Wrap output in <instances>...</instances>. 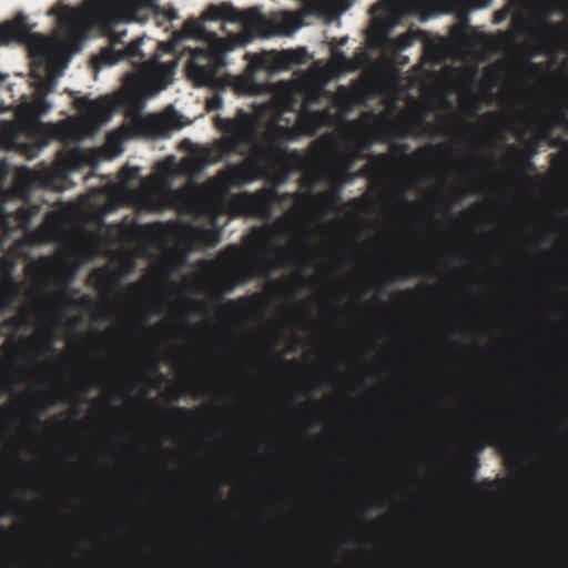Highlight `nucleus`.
<instances>
[{
  "instance_id": "22",
  "label": "nucleus",
  "mask_w": 568,
  "mask_h": 568,
  "mask_svg": "<svg viewBox=\"0 0 568 568\" xmlns=\"http://www.w3.org/2000/svg\"><path fill=\"white\" fill-rule=\"evenodd\" d=\"M194 239L209 247H214L221 241V232L217 229H196L193 232Z\"/></svg>"
},
{
  "instance_id": "57",
  "label": "nucleus",
  "mask_w": 568,
  "mask_h": 568,
  "mask_svg": "<svg viewBox=\"0 0 568 568\" xmlns=\"http://www.w3.org/2000/svg\"><path fill=\"white\" fill-rule=\"evenodd\" d=\"M45 301L52 303L54 301V298L52 296H50V295H47L45 296Z\"/></svg>"
},
{
  "instance_id": "1",
  "label": "nucleus",
  "mask_w": 568,
  "mask_h": 568,
  "mask_svg": "<svg viewBox=\"0 0 568 568\" xmlns=\"http://www.w3.org/2000/svg\"><path fill=\"white\" fill-rule=\"evenodd\" d=\"M286 153L275 143L266 146L256 144L251 156L236 164H229L215 179L203 185H194L172 190L166 184L153 185L140 191L143 205L161 211L165 207H175L196 215H215L220 209L231 216L268 217L273 204L278 200L275 187H263L254 193L242 192L225 201L232 186H244L256 180L270 176L267 161L273 159L282 162Z\"/></svg>"
},
{
  "instance_id": "53",
  "label": "nucleus",
  "mask_w": 568,
  "mask_h": 568,
  "mask_svg": "<svg viewBox=\"0 0 568 568\" xmlns=\"http://www.w3.org/2000/svg\"><path fill=\"white\" fill-rule=\"evenodd\" d=\"M486 116L490 118V119H498L499 118V115L497 113H494V112L487 113Z\"/></svg>"
},
{
  "instance_id": "55",
  "label": "nucleus",
  "mask_w": 568,
  "mask_h": 568,
  "mask_svg": "<svg viewBox=\"0 0 568 568\" xmlns=\"http://www.w3.org/2000/svg\"><path fill=\"white\" fill-rule=\"evenodd\" d=\"M346 41H347V39H346V38H342V39H339V40L337 41V45H338V47H342V45H344V44L346 43Z\"/></svg>"
},
{
  "instance_id": "5",
  "label": "nucleus",
  "mask_w": 568,
  "mask_h": 568,
  "mask_svg": "<svg viewBox=\"0 0 568 568\" xmlns=\"http://www.w3.org/2000/svg\"><path fill=\"white\" fill-rule=\"evenodd\" d=\"M90 155L75 146L60 151L53 165L39 163L34 169L19 166L14 172V184L23 191L36 189H58L71 171H77L90 163Z\"/></svg>"
},
{
  "instance_id": "18",
  "label": "nucleus",
  "mask_w": 568,
  "mask_h": 568,
  "mask_svg": "<svg viewBox=\"0 0 568 568\" xmlns=\"http://www.w3.org/2000/svg\"><path fill=\"white\" fill-rule=\"evenodd\" d=\"M19 295V283L11 274H6L0 278V315L9 313Z\"/></svg>"
},
{
  "instance_id": "27",
  "label": "nucleus",
  "mask_w": 568,
  "mask_h": 568,
  "mask_svg": "<svg viewBox=\"0 0 568 568\" xmlns=\"http://www.w3.org/2000/svg\"><path fill=\"white\" fill-rule=\"evenodd\" d=\"M23 324H24V318L22 316H14V317H10V318L3 321L0 324V337L3 336L4 331H10V332L19 331Z\"/></svg>"
},
{
  "instance_id": "32",
  "label": "nucleus",
  "mask_w": 568,
  "mask_h": 568,
  "mask_svg": "<svg viewBox=\"0 0 568 568\" xmlns=\"http://www.w3.org/2000/svg\"><path fill=\"white\" fill-rule=\"evenodd\" d=\"M255 273V267L247 266L236 271L235 277L237 282H245Z\"/></svg>"
},
{
  "instance_id": "59",
  "label": "nucleus",
  "mask_w": 568,
  "mask_h": 568,
  "mask_svg": "<svg viewBox=\"0 0 568 568\" xmlns=\"http://www.w3.org/2000/svg\"><path fill=\"white\" fill-rule=\"evenodd\" d=\"M6 534V529L4 528H0V535L3 536Z\"/></svg>"
},
{
  "instance_id": "64",
  "label": "nucleus",
  "mask_w": 568,
  "mask_h": 568,
  "mask_svg": "<svg viewBox=\"0 0 568 568\" xmlns=\"http://www.w3.org/2000/svg\"><path fill=\"white\" fill-rule=\"evenodd\" d=\"M469 214V211H466L463 213V216H467Z\"/></svg>"
},
{
  "instance_id": "62",
  "label": "nucleus",
  "mask_w": 568,
  "mask_h": 568,
  "mask_svg": "<svg viewBox=\"0 0 568 568\" xmlns=\"http://www.w3.org/2000/svg\"><path fill=\"white\" fill-rule=\"evenodd\" d=\"M352 203H353V204H355V205H357V204L359 203V200H357V199H356V200H353V201H352Z\"/></svg>"
},
{
  "instance_id": "51",
  "label": "nucleus",
  "mask_w": 568,
  "mask_h": 568,
  "mask_svg": "<svg viewBox=\"0 0 568 568\" xmlns=\"http://www.w3.org/2000/svg\"><path fill=\"white\" fill-rule=\"evenodd\" d=\"M156 226H158L156 224H149V225H146L145 227H142V226H135V229H136V230H142V229H144V230H152V229H154V227H156Z\"/></svg>"
},
{
  "instance_id": "8",
  "label": "nucleus",
  "mask_w": 568,
  "mask_h": 568,
  "mask_svg": "<svg viewBox=\"0 0 568 568\" xmlns=\"http://www.w3.org/2000/svg\"><path fill=\"white\" fill-rule=\"evenodd\" d=\"M203 17L206 20H231L265 26L274 34H291L302 26V18L294 12L284 11L266 19L257 8L237 11L226 6H210Z\"/></svg>"
},
{
  "instance_id": "36",
  "label": "nucleus",
  "mask_w": 568,
  "mask_h": 568,
  "mask_svg": "<svg viewBox=\"0 0 568 568\" xmlns=\"http://www.w3.org/2000/svg\"><path fill=\"white\" fill-rule=\"evenodd\" d=\"M341 91H343V95L339 97L338 99V103L341 104V106L343 108H349L351 104H352V98H351V94L346 91V89L344 87H341Z\"/></svg>"
},
{
  "instance_id": "13",
  "label": "nucleus",
  "mask_w": 568,
  "mask_h": 568,
  "mask_svg": "<svg viewBox=\"0 0 568 568\" xmlns=\"http://www.w3.org/2000/svg\"><path fill=\"white\" fill-rule=\"evenodd\" d=\"M175 128L171 115H153L148 119L136 115L132 119L128 130L133 135L165 136Z\"/></svg>"
},
{
  "instance_id": "56",
  "label": "nucleus",
  "mask_w": 568,
  "mask_h": 568,
  "mask_svg": "<svg viewBox=\"0 0 568 568\" xmlns=\"http://www.w3.org/2000/svg\"><path fill=\"white\" fill-rule=\"evenodd\" d=\"M227 290L231 291L234 286H235V283L233 282H227Z\"/></svg>"
},
{
  "instance_id": "14",
  "label": "nucleus",
  "mask_w": 568,
  "mask_h": 568,
  "mask_svg": "<svg viewBox=\"0 0 568 568\" xmlns=\"http://www.w3.org/2000/svg\"><path fill=\"white\" fill-rule=\"evenodd\" d=\"M67 224V215L60 211H50L45 214L43 223L29 233V239L38 244L57 240Z\"/></svg>"
},
{
  "instance_id": "38",
  "label": "nucleus",
  "mask_w": 568,
  "mask_h": 568,
  "mask_svg": "<svg viewBox=\"0 0 568 568\" xmlns=\"http://www.w3.org/2000/svg\"><path fill=\"white\" fill-rule=\"evenodd\" d=\"M412 43V39L407 34H404V36H400L398 37L397 39V44L400 47V48H406L408 45H410Z\"/></svg>"
},
{
  "instance_id": "20",
  "label": "nucleus",
  "mask_w": 568,
  "mask_h": 568,
  "mask_svg": "<svg viewBox=\"0 0 568 568\" xmlns=\"http://www.w3.org/2000/svg\"><path fill=\"white\" fill-rule=\"evenodd\" d=\"M440 0H400L404 13L409 16L427 14L433 12Z\"/></svg>"
},
{
  "instance_id": "2",
  "label": "nucleus",
  "mask_w": 568,
  "mask_h": 568,
  "mask_svg": "<svg viewBox=\"0 0 568 568\" xmlns=\"http://www.w3.org/2000/svg\"><path fill=\"white\" fill-rule=\"evenodd\" d=\"M11 41L27 44L32 59L31 74L38 81L34 83L33 99H24L18 106L17 121H0V146L18 151L31 160L54 140L55 129L52 125H57V122H42L40 119L52 108L47 100L57 87L52 67L64 45L57 37L33 33L23 14L0 24V42Z\"/></svg>"
},
{
  "instance_id": "61",
  "label": "nucleus",
  "mask_w": 568,
  "mask_h": 568,
  "mask_svg": "<svg viewBox=\"0 0 568 568\" xmlns=\"http://www.w3.org/2000/svg\"><path fill=\"white\" fill-rule=\"evenodd\" d=\"M103 335H104V334H102V333H95V334H94V336H95V337H102Z\"/></svg>"
},
{
  "instance_id": "34",
  "label": "nucleus",
  "mask_w": 568,
  "mask_h": 568,
  "mask_svg": "<svg viewBox=\"0 0 568 568\" xmlns=\"http://www.w3.org/2000/svg\"><path fill=\"white\" fill-rule=\"evenodd\" d=\"M399 273L400 275L423 274L424 267L420 264H409L405 267H402Z\"/></svg>"
},
{
  "instance_id": "44",
  "label": "nucleus",
  "mask_w": 568,
  "mask_h": 568,
  "mask_svg": "<svg viewBox=\"0 0 568 568\" xmlns=\"http://www.w3.org/2000/svg\"><path fill=\"white\" fill-rule=\"evenodd\" d=\"M47 336H48V338H49V341H50V346H51V345H52V342H53V339H54V337H55V334H54V327H49V328L47 329Z\"/></svg>"
},
{
  "instance_id": "52",
  "label": "nucleus",
  "mask_w": 568,
  "mask_h": 568,
  "mask_svg": "<svg viewBox=\"0 0 568 568\" xmlns=\"http://www.w3.org/2000/svg\"><path fill=\"white\" fill-rule=\"evenodd\" d=\"M164 172H162V174L165 176V178H170L172 175V172L169 168L164 166Z\"/></svg>"
},
{
  "instance_id": "21",
  "label": "nucleus",
  "mask_w": 568,
  "mask_h": 568,
  "mask_svg": "<svg viewBox=\"0 0 568 568\" xmlns=\"http://www.w3.org/2000/svg\"><path fill=\"white\" fill-rule=\"evenodd\" d=\"M486 435L489 438V444H491V445H496V446H498L503 449H507V450L513 447L510 438L508 437V434L503 426H499V425L489 426L486 429Z\"/></svg>"
},
{
  "instance_id": "43",
  "label": "nucleus",
  "mask_w": 568,
  "mask_h": 568,
  "mask_svg": "<svg viewBox=\"0 0 568 568\" xmlns=\"http://www.w3.org/2000/svg\"><path fill=\"white\" fill-rule=\"evenodd\" d=\"M400 129L404 131V134H408L412 132V125L406 121L400 124Z\"/></svg>"
},
{
  "instance_id": "9",
  "label": "nucleus",
  "mask_w": 568,
  "mask_h": 568,
  "mask_svg": "<svg viewBox=\"0 0 568 568\" xmlns=\"http://www.w3.org/2000/svg\"><path fill=\"white\" fill-rule=\"evenodd\" d=\"M176 63L175 44L158 42L155 53L138 67L132 81L139 87L162 90L171 81Z\"/></svg>"
},
{
  "instance_id": "23",
  "label": "nucleus",
  "mask_w": 568,
  "mask_h": 568,
  "mask_svg": "<svg viewBox=\"0 0 568 568\" xmlns=\"http://www.w3.org/2000/svg\"><path fill=\"white\" fill-rule=\"evenodd\" d=\"M0 353L8 357L10 362L21 359L24 355L22 345L16 342L13 337H10L0 346Z\"/></svg>"
},
{
  "instance_id": "47",
  "label": "nucleus",
  "mask_w": 568,
  "mask_h": 568,
  "mask_svg": "<svg viewBox=\"0 0 568 568\" xmlns=\"http://www.w3.org/2000/svg\"><path fill=\"white\" fill-rule=\"evenodd\" d=\"M306 184H307V186H308L310 189H313V187H314V180H313V179H306V178H304V179L302 180V185L304 186V185H306Z\"/></svg>"
},
{
  "instance_id": "15",
  "label": "nucleus",
  "mask_w": 568,
  "mask_h": 568,
  "mask_svg": "<svg viewBox=\"0 0 568 568\" xmlns=\"http://www.w3.org/2000/svg\"><path fill=\"white\" fill-rule=\"evenodd\" d=\"M342 183L343 182L335 184L326 192L317 195H314L312 192H308L306 194L284 193L283 197L296 201L301 207H305L310 205L311 202L316 200L323 206L333 209L339 205L342 202Z\"/></svg>"
},
{
  "instance_id": "54",
  "label": "nucleus",
  "mask_w": 568,
  "mask_h": 568,
  "mask_svg": "<svg viewBox=\"0 0 568 568\" xmlns=\"http://www.w3.org/2000/svg\"><path fill=\"white\" fill-rule=\"evenodd\" d=\"M80 324V318L79 317H74L72 321H71V325L72 326H77Z\"/></svg>"
},
{
  "instance_id": "45",
  "label": "nucleus",
  "mask_w": 568,
  "mask_h": 568,
  "mask_svg": "<svg viewBox=\"0 0 568 568\" xmlns=\"http://www.w3.org/2000/svg\"><path fill=\"white\" fill-rule=\"evenodd\" d=\"M364 116L367 118V119L376 118L378 121H381V120H384L386 118V114L383 113V114L376 116L373 112H367V113L364 114Z\"/></svg>"
},
{
  "instance_id": "29",
  "label": "nucleus",
  "mask_w": 568,
  "mask_h": 568,
  "mask_svg": "<svg viewBox=\"0 0 568 568\" xmlns=\"http://www.w3.org/2000/svg\"><path fill=\"white\" fill-rule=\"evenodd\" d=\"M34 215H36V207H33V206L20 207L17 211V219L19 220L20 224L23 227H28L31 224Z\"/></svg>"
},
{
  "instance_id": "33",
  "label": "nucleus",
  "mask_w": 568,
  "mask_h": 568,
  "mask_svg": "<svg viewBox=\"0 0 568 568\" xmlns=\"http://www.w3.org/2000/svg\"><path fill=\"white\" fill-rule=\"evenodd\" d=\"M260 297L258 296H253V297H241L239 298L237 301H230L227 303V306L231 307L232 310H234L236 306H240V307H246L248 306L250 304L254 303L256 300H258Z\"/></svg>"
},
{
  "instance_id": "63",
  "label": "nucleus",
  "mask_w": 568,
  "mask_h": 568,
  "mask_svg": "<svg viewBox=\"0 0 568 568\" xmlns=\"http://www.w3.org/2000/svg\"><path fill=\"white\" fill-rule=\"evenodd\" d=\"M291 158L297 159V158H298V155H297L296 153H292V154H291Z\"/></svg>"
},
{
  "instance_id": "40",
  "label": "nucleus",
  "mask_w": 568,
  "mask_h": 568,
  "mask_svg": "<svg viewBox=\"0 0 568 568\" xmlns=\"http://www.w3.org/2000/svg\"><path fill=\"white\" fill-rule=\"evenodd\" d=\"M7 220H8L7 213L3 209V206L0 205V226L1 227L7 225Z\"/></svg>"
},
{
  "instance_id": "35",
  "label": "nucleus",
  "mask_w": 568,
  "mask_h": 568,
  "mask_svg": "<svg viewBox=\"0 0 568 568\" xmlns=\"http://www.w3.org/2000/svg\"><path fill=\"white\" fill-rule=\"evenodd\" d=\"M187 392L192 393L194 396L205 394L204 387L202 383L191 382L187 384Z\"/></svg>"
},
{
  "instance_id": "19",
  "label": "nucleus",
  "mask_w": 568,
  "mask_h": 568,
  "mask_svg": "<svg viewBox=\"0 0 568 568\" xmlns=\"http://www.w3.org/2000/svg\"><path fill=\"white\" fill-rule=\"evenodd\" d=\"M393 164V159L388 154L371 155L368 163L362 170V173L368 178H378L383 175Z\"/></svg>"
},
{
  "instance_id": "49",
  "label": "nucleus",
  "mask_w": 568,
  "mask_h": 568,
  "mask_svg": "<svg viewBox=\"0 0 568 568\" xmlns=\"http://www.w3.org/2000/svg\"><path fill=\"white\" fill-rule=\"evenodd\" d=\"M170 395H171L172 399H179V398H180V396H181V393H180V392H178V390H175V389H172V390L170 392Z\"/></svg>"
},
{
  "instance_id": "24",
  "label": "nucleus",
  "mask_w": 568,
  "mask_h": 568,
  "mask_svg": "<svg viewBox=\"0 0 568 568\" xmlns=\"http://www.w3.org/2000/svg\"><path fill=\"white\" fill-rule=\"evenodd\" d=\"M61 297L65 300L63 310H88L94 304L93 298L89 295H83L81 298H73L67 292H62Z\"/></svg>"
},
{
  "instance_id": "4",
  "label": "nucleus",
  "mask_w": 568,
  "mask_h": 568,
  "mask_svg": "<svg viewBox=\"0 0 568 568\" xmlns=\"http://www.w3.org/2000/svg\"><path fill=\"white\" fill-rule=\"evenodd\" d=\"M183 32L193 38H205L206 47L191 50L190 59L185 65L189 80L197 88H210L216 91L206 101L207 111H217L223 105L220 91L234 84L235 79L229 74H221L226 67V53L235 47V41L224 39L216 33H207L203 26L194 21L184 24ZM243 78L236 79L237 87L247 90ZM251 90V88H248Z\"/></svg>"
},
{
  "instance_id": "17",
  "label": "nucleus",
  "mask_w": 568,
  "mask_h": 568,
  "mask_svg": "<svg viewBox=\"0 0 568 568\" xmlns=\"http://www.w3.org/2000/svg\"><path fill=\"white\" fill-rule=\"evenodd\" d=\"M486 442L481 436H476L469 442L470 452H467L464 456L462 470L465 477V480L476 487L477 484L475 481V475L478 467V459L475 453L480 452L485 448Z\"/></svg>"
},
{
  "instance_id": "48",
  "label": "nucleus",
  "mask_w": 568,
  "mask_h": 568,
  "mask_svg": "<svg viewBox=\"0 0 568 568\" xmlns=\"http://www.w3.org/2000/svg\"><path fill=\"white\" fill-rule=\"evenodd\" d=\"M80 388L82 392H88L89 390V383L87 381H82L80 383Z\"/></svg>"
},
{
  "instance_id": "12",
  "label": "nucleus",
  "mask_w": 568,
  "mask_h": 568,
  "mask_svg": "<svg viewBox=\"0 0 568 568\" xmlns=\"http://www.w3.org/2000/svg\"><path fill=\"white\" fill-rule=\"evenodd\" d=\"M278 231L274 226H264L254 229L253 233L246 237V246L253 253L262 255L258 258V265L266 272L271 267L281 265L280 258H268L265 256L271 248Z\"/></svg>"
},
{
  "instance_id": "3",
  "label": "nucleus",
  "mask_w": 568,
  "mask_h": 568,
  "mask_svg": "<svg viewBox=\"0 0 568 568\" xmlns=\"http://www.w3.org/2000/svg\"><path fill=\"white\" fill-rule=\"evenodd\" d=\"M158 0H85L81 7H53L49 14L58 17L64 31L72 37H80L92 27H98L109 38V45L93 58L97 69L113 65L123 59L143 58L142 39H135L124 45L126 32H116L119 23L139 20L142 10L155 8Z\"/></svg>"
},
{
  "instance_id": "30",
  "label": "nucleus",
  "mask_w": 568,
  "mask_h": 568,
  "mask_svg": "<svg viewBox=\"0 0 568 568\" xmlns=\"http://www.w3.org/2000/svg\"><path fill=\"white\" fill-rule=\"evenodd\" d=\"M546 28L556 38H564L568 36V24L565 22H547Z\"/></svg>"
},
{
  "instance_id": "6",
  "label": "nucleus",
  "mask_w": 568,
  "mask_h": 568,
  "mask_svg": "<svg viewBox=\"0 0 568 568\" xmlns=\"http://www.w3.org/2000/svg\"><path fill=\"white\" fill-rule=\"evenodd\" d=\"M74 106L80 111V116H69L52 125L55 129L54 140L64 145L78 143L94 134L99 125L111 116L114 102L109 97L97 100L82 97L74 100Z\"/></svg>"
},
{
  "instance_id": "25",
  "label": "nucleus",
  "mask_w": 568,
  "mask_h": 568,
  "mask_svg": "<svg viewBox=\"0 0 568 568\" xmlns=\"http://www.w3.org/2000/svg\"><path fill=\"white\" fill-rule=\"evenodd\" d=\"M332 63L341 71H348L354 68L352 60L337 45L332 48Z\"/></svg>"
},
{
  "instance_id": "7",
  "label": "nucleus",
  "mask_w": 568,
  "mask_h": 568,
  "mask_svg": "<svg viewBox=\"0 0 568 568\" xmlns=\"http://www.w3.org/2000/svg\"><path fill=\"white\" fill-rule=\"evenodd\" d=\"M256 125L255 116L243 110H239L234 119L217 118L216 126L224 136L203 150V160L217 163L232 154L246 155V150L242 146L254 142Z\"/></svg>"
},
{
  "instance_id": "42",
  "label": "nucleus",
  "mask_w": 568,
  "mask_h": 568,
  "mask_svg": "<svg viewBox=\"0 0 568 568\" xmlns=\"http://www.w3.org/2000/svg\"><path fill=\"white\" fill-rule=\"evenodd\" d=\"M286 176H287V170L284 169L283 172H281V174H278L277 176L274 178V180L276 181V183H282L286 180Z\"/></svg>"
},
{
  "instance_id": "16",
  "label": "nucleus",
  "mask_w": 568,
  "mask_h": 568,
  "mask_svg": "<svg viewBox=\"0 0 568 568\" xmlns=\"http://www.w3.org/2000/svg\"><path fill=\"white\" fill-rule=\"evenodd\" d=\"M542 140L535 133L526 143L525 151H520L515 145H511L510 152L514 156V165L517 169V175L520 179H526V171L534 170L531 158L537 154Z\"/></svg>"
},
{
  "instance_id": "46",
  "label": "nucleus",
  "mask_w": 568,
  "mask_h": 568,
  "mask_svg": "<svg viewBox=\"0 0 568 568\" xmlns=\"http://www.w3.org/2000/svg\"><path fill=\"white\" fill-rule=\"evenodd\" d=\"M194 310L197 312V313H203L205 311V305L202 303V302H196L194 304Z\"/></svg>"
},
{
  "instance_id": "26",
  "label": "nucleus",
  "mask_w": 568,
  "mask_h": 568,
  "mask_svg": "<svg viewBox=\"0 0 568 568\" xmlns=\"http://www.w3.org/2000/svg\"><path fill=\"white\" fill-rule=\"evenodd\" d=\"M241 254V248L237 245H229L221 254L219 255V262L226 266H232L237 264Z\"/></svg>"
},
{
  "instance_id": "11",
  "label": "nucleus",
  "mask_w": 568,
  "mask_h": 568,
  "mask_svg": "<svg viewBox=\"0 0 568 568\" xmlns=\"http://www.w3.org/2000/svg\"><path fill=\"white\" fill-rule=\"evenodd\" d=\"M306 49L298 48L295 50H283L281 52H274L272 62H270L265 57L254 55L250 60V64L247 65V75L241 80V82L245 83V87L252 88L255 85L254 81V72L257 70L267 69L270 67L277 70H288L294 65H298L305 62L306 58Z\"/></svg>"
},
{
  "instance_id": "39",
  "label": "nucleus",
  "mask_w": 568,
  "mask_h": 568,
  "mask_svg": "<svg viewBox=\"0 0 568 568\" xmlns=\"http://www.w3.org/2000/svg\"><path fill=\"white\" fill-rule=\"evenodd\" d=\"M135 174L136 170L133 169H123L122 171V178L128 181L134 179Z\"/></svg>"
},
{
  "instance_id": "31",
  "label": "nucleus",
  "mask_w": 568,
  "mask_h": 568,
  "mask_svg": "<svg viewBox=\"0 0 568 568\" xmlns=\"http://www.w3.org/2000/svg\"><path fill=\"white\" fill-rule=\"evenodd\" d=\"M448 150V148L445 145V144H438V145H429V146H425V148H422L419 150H417L413 158L414 159H420L423 156H425L426 154H429V153H433V152H443V151H446Z\"/></svg>"
},
{
  "instance_id": "60",
  "label": "nucleus",
  "mask_w": 568,
  "mask_h": 568,
  "mask_svg": "<svg viewBox=\"0 0 568 568\" xmlns=\"http://www.w3.org/2000/svg\"><path fill=\"white\" fill-rule=\"evenodd\" d=\"M406 149H407V146H406V145H402V146H400V151H402V152H405V151H406Z\"/></svg>"
},
{
  "instance_id": "10",
  "label": "nucleus",
  "mask_w": 568,
  "mask_h": 568,
  "mask_svg": "<svg viewBox=\"0 0 568 568\" xmlns=\"http://www.w3.org/2000/svg\"><path fill=\"white\" fill-rule=\"evenodd\" d=\"M317 100V94L308 95L303 110L297 116L296 125L277 126V132L286 139L294 140L300 135L314 136L323 126L333 125L335 123V115L331 108H325L320 111H312L307 108V104L314 103Z\"/></svg>"
},
{
  "instance_id": "50",
  "label": "nucleus",
  "mask_w": 568,
  "mask_h": 568,
  "mask_svg": "<svg viewBox=\"0 0 568 568\" xmlns=\"http://www.w3.org/2000/svg\"><path fill=\"white\" fill-rule=\"evenodd\" d=\"M400 295H402V296H409V297H412V296H414V295H415V291H413V290H407V291H405V292L400 293Z\"/></svg>"
},
{
  "instance_id": "37",
  "label": "nucleus",
  "mask_w": 568,
  "mask_h": 568,
  "mask_svg": "<svg viewBox=\"0 0 568 568\" xmlns=\"http://www.w3.org/2000/svg\"><path fill=\"white\" fill-rule=\"evenodd\" d=\"M172 413L181 418H190L193 415L190 409L184 407H174Z\"/></svg>"
},
{
  "instance_id": "28",
  "label": "nucleus",
  "mask_w": 568,
  "mask_h": 568,
  "mask_svg": "<svg viewBox=\"0 0 568 568\" xmlns=\"http://www.w3.org/2000/svg\"><path fill=\"white\" fill-rule=\"evenodd\" d=\"M554 131V123L549 116H545L541 119L536 134L542 140H548L551 138Z\"/></svg>"
},
{
  "instance_id": "58",
  "label": "nucleus",
  "mask_w": 568,
  "mask_h": 568,
  "mask_svg": "<svg viewBox=\"0 0 568 568\" xmlns=\"http://www.w3.org/2000/svg\"><path fill=\"white\" fill-rule=\"evenodd\" d=\"M286 104H287V105H286V110H290V111H291V110H292V101H288Z\"/></svg>"
},
{
  "instance_id": "41",
  "label": "nucleus",
  "mask_w": 568,
  "mask_h": 568,
  "mask_svg": "<svg viewBox=\"0 0 568 568\" xmlns=\"http://www.w3.org/2000/svg\"><path fill=\"white\" fill-rule=\"evenodd\" d=\"M556 118L559 123L568 124V118L562 111H558Z\"/></svg>"
}]
</instances>
